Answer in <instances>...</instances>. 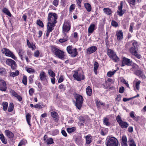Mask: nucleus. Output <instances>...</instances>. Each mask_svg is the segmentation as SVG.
I'll return each mask as SVG.
<instances>
[{
    "mask_svg": "<svg viewBox=\"0 0 146 146\" xmlns=\"http://www.w3.org/2000/svg\"><path fill=\"white\" fill-rule=\"evenodd\" d=\"M73 72L74 74L73 76L75 80L78 81H80L84 79V76L82 72H80L79 70H76L73 71Z\"/></svg>",
    "mask_w": 146,
    "mask_h": 146,
    "instance_id": "1",
    "label": "nucleus"
},
{
    "mask_svg": "<svg viewBox=\"0 0 146 146\" xmlns=\"http://www.w3.org/2000/svg\"><path fill=\"white\" fill-rule=\"evenodd\" d=\"M58 18L57 15L55 13H49L48 14L47 19L48 23L56 24Z\"/></svg>",
    "mask_w": 146,
    "mask_h": 146,
    "instance_id": "2",
    "label": "nucleus"
},
{
    "mask_svg": "<svg viewBox=\"0 0 146 146\" xmlns=\"http://www.w3.org/2000/svg\"><path fill=\"white\" fill-rule=\"evenodd\" d=\"M76 99V106L78 109H80L82 106L83 101V97L79 94H76L75 96Z\"/></svg>",
    "mask_w": 146,
    "mask_h": 146,
    "instance_id": "3",
    "label": "nucleus"
},
{
    "mask_svg": "<svg viewBox=\"0 0 146 146\" xmlns=\"http://www.w3.org/2000/svg\"><path fill=\"white\" fill-rule=\"evenodd\" d=\"M106 144L107 146H117L118 141L115 137H111L107 140Z\"/></svg>",
    "mask_w": 146,
    "mask_h": 146,
    "instance_id": "4",
    "label": "nucleus"
},
{
    "mask_svg": "<svg viewBox=\"0 0 146 146\" xmlns=\"http://www.w3.org/2000/svg\"><path fill=\"white\" fill-rule=\"evenodd\" d=\"M52 52L58 58L64 59V52L56 47L52 48Z\"/></svg>",
    "mask_w": 146,
    "mask_h": 146,
    "instance_id": "5",
    "label": "nucleus"
},
{
    "mask_svg": "<svg viewBox=\"0 0 146 146\" xmlns=\"http://www.w3.org/2000/svg\"><path fill=\"white\" fill-rule=\"evenodd\" d=\"M107 54L109 57L115 62L118 61L119 58L117 57L115 52L111 49H108L107 51Z\"/></svg>",
    "mask_w": 146,
    "mask_h": 146,
    "instance_id": "6",
    "label": "nucleus"
},
{
    "mask_svg": "<svg viewBox=\"0 0 146 146\" xmlns=\"http://www.w3.org/2000/svg\"><path fill=\"white\" fill-rule=\"evenodd\" d=\"M66 50L68 52L72 57H76L78 54V52L76 48H72V46H69L67 47Z\"/></svg>",
    "mask_w": 146,
    "mask_h": 146,
    "instance_id": "7",
    "label": "nucleus"
},
{
    "mask_svg": "<svg viewBox=\"0 0 146 146\" xmlns=\"http://www.w3.org/2000/svg\"><path fill=\"white\" fill-rule=\"evenodd\" d=\"M2 52L6 56L10 57L13 59L16 60L17 58L9 49L6 48H3L1 50Z\"/></svg>",
    "mask_w": 146,
    "mask_h": 146,
    "instance_id": "8",
    "label": "nucleus"
},
{
    "mask_svg": "<svg viewBox=\"0 0 146 146\" xmlns=\"http://www.w3.org/2000/svg\"><path fill=\"white\" fill-rule=\"evenodd\" d=\"M39 77L40 80L44 84H47L48 83V77L44 71H41Z\"/></svg>",
    "mask_w": 146,
    "mask_h": 146,
    "instance_id": "9",
    "label": "nucleus"
},
{
    "mask_svg": "<svg viewBox=\"0 0 146 146\" xmlns=\"http://www.w3.org/2000/svg\"><path fill=\"white\" fill-rule=\"evenodd\" d=\"M62 33L66 34L70 29V25L69 22L68 21H65L62 27Z\"/></svg>",
    "mask_w": 146,
    "mask_h": 146,
    "instance_id": "10",
    "label": "nucleus"
},
{
    "mask_svg": "<svg viewBox=\"0 0 146 146\" xmlns=\"http://www.w3.org/2000/svg\"><path fill=\"white\" fill-rule=\"evenodd\" d=\"M55 24L48 22L47 23V30L46 33V36L47 37L49 36L50 33L54 29V27L55 25Z\"/></svg>",
    "mask_w": 146,
    "mask_h": 146,
    "instance_id": "11",
    "label": "nucleus"
},
{
    "mask_svg": "<svg viewBox=\"0 0 146 146\" xmlns=\"http://www.w3.org/2000/svg\"><path fill=\"white\" fill-rule=\"evenodd\" d=\"M5 62L7 65L11 66L12 69H14L16 68L17 64L14 60L8 58L6 60Z\"/></svg>",
    "mask_w": 146,
    "mask_h": 146,
    "instance_id": "12",
    "label": "nucleus"
},
{
    "mask_svg": "<svg viewBox=\"0 0 146 146\" xmlns=\"http://www.w3.org/2000/svg\"><path fill=\"white\" fill-rule=\"evenodd\" d=\"M7 88V84L5 81L0 78V90L5 91Z\"/></svg>",
    "mask_w": 146,
    "mask_h": 146,
    "instance_id": "13",
    "label": "nucleus"
},
{
    "mask_svg": "<svg viewBox=\"0 0 146 146\" xmlns=\"http://www.w3.org/2000/svg\"><path fill=\"white\" fill-rule=\"evenodd\" d=\"M97 24L96 23H91L88 29V33L90 34L92 33L97 28Z\"/></svg>",
    "mask_w": 146,
    "mask_h": 146,
    "instance_id": "14",
    "label": "nucleus"
},
{
    "mask_svg": "<svg viewBox=\"0 0 146 146\" xmlns=\"http://www.w3.org/2000/svg\"><path fill=\"white\" fill-rule=\"evenodd\" d=\"M131 62L132 61L131 60L124 57L123 58L122 66H124L125 65L130 66L131 64Z\"/></svg>",
    "mask_w": 146,
    "mask_h": 146,
    "instance_id": "15",
    "label": "nucleus"
},
{
    "mask_svg": "<svg viewBox=\"0 0 146 146\" xmlns=\"http://www.w3.org/2000/svg\"><path fill=\"white\" fill-rule=\"evenodd\" d=\"M123 3L121 2L120 6L118 7V10L117 11V14L120 16H122L125 13V10H122Z\"/></svg>",
    "mask_w": 146,
    "mask_h": 146,
    "instance_id": "16",
    "label": "nucleus"
},
{
    "mask_svg": "<svg viewBox=\"0 0 146 146\" xmlns=\"http://www.w3.org/2000/svg\"><path fill=\"white\" fill-rule=\"evenodd\" d=\"M116 36L118 41L121 40L123 38V33L121 30L117 31L116 32Z\"/></svg>",
    "mask_w": 146,
    "mask_h": 146,
    "instance_id": "17",
    "label": "nucleus"
},
{
    "mask_svg": "<svg viewBox=\"0 0 146 146\" xmlns=\"http://www.w3.org/2000/svg\"><path fill=\"white\" fill-rule=\"evenodd\" d=\"M97 49L96 46H92L88 48L86 50V52L88 54H90L95 52Z\"/></svg>",
    "mask_w": 146,
    "mask_h": 146,
    "instance_id": "18",
    "label": "nucleus"
},
{
    "mask_svg": "<svg viewBox=\"0 0 146 146\" xmlns=\"http://www.w3.org/2000/svg\"><path fill=\"white\" fill-rule=\"evenodd\" d=\"M51 115L52 117L53 118H55L54 120L56 122L55 123V124L56 125H58V124L56 122L58 120V114L55 111H52L51 113Z\"/></svg>",
    "mask_w": 146,
    "mask_h": 146,
    "instance_id": "19",
    "label": "nucleus"
},
{
    "mask_svg": "<svg viewBox=\"0 0 146 146\" xmlns=\"http://www.w3.org/2000/svg\"><path fill=\"white\" fill-rule=\"evenodd\" d=\"M47 137V136L45 135L44 137V141L47 144H51L54 143V142L53 141V139L52 138H48L46 139Z\"/></svg>",
    "mask_w": 146,
    "mask_h": 146,
    "instance_id": "20",
    "label": "nucleus"
},
{
    "mask_svg": "<svg viewBox=\"0 0 146 146\" xmlns=\"http://www.w3.org/2000/svg\"><path fill=\"white\" fill-rule=\"evenodd\" d=\"M121 142L122 146H127V139L125 135H124L122 137Z\"/></svg>",
    "mask_w": 146,
    "mask_h": 146,
    "instance_id": "21",
    "label": "nucleus"
},
{
    "mask_svg": "<svg viewBox=\"0 0 146 146\" xmlns=\"http://www.w3.org/2000/svg\"><path fill=\"white\" fill-rule=\"evenodd\" d=\"M135 74L137 76L142 79H145L146 78L145 76L143 73L142 71L141 70H137L135 72Z\"/></svg>",
    "mask_w": 146,
    "mask_h": 146,
    "instance_id": "22",
    "label": "nucleus"
},
{
    "mask_svg": "<svg viewBox=\"0 0 146 146\" xmlns=\"http://www.w3.org/2000/svg\"><path fill=\"white\" fill-rule=\"evenodd\" d=\"M27 45L29 48H31L32 50H34L36 48V47L35 45L33 43H30L29 40L27 39Z\"/></svg>",
    "mask_w": 146,
    "mask_h": 146,
    "instance_id": "23",
    "label": "nucleus"
},
{
    "mask_svg": "<svg viewBox=\"0 0 146 146\" xmlns=\"http://www.w3.org/2000/svg\"><path fill=\"white\" fill-rule=\"evenodd\" d=\"M11 93L14 96L17 98L18 100L19 101H21L22 100V97L19 95L16 92L13 90H11Z\"/></svg>",
    "mask_w": 146,
    "mask_h": 146,
    "instance_id": "24",
    "label": "nucleus"
},
{
    "mask_svg": "<svg viewBox=\"0 0 146 146\" xmlns=\"http://www.w3.org/2000/svg\"><path fill=\"white\" fill-rule=\"evenodd\" d=\"M63 37L62 38L60 39L59 41L60 43L64 42L68 40V36L66 34L64 33L63 34Z\"/></svg>",
    "mask_w": 146,
    "mask_h": 146,
    "instance_id": "25",
    "label": "nucleus"
},
{
    "mask_svg": "<svg viewBox=\"0 0 146 146\" xmlns=\"http://www.w3.org/2000/svg\"><path fill=\"white\" fill-rule=\"evenodd\" d=\"M119 124L121 127L123 129L127 128L129 126V124L127 122L123 121Z\"/></svg>",
    "mask_w": 146,
    "mask_h": 146,
    "instance_id": "26",
    "label": "nucleus"
},
{
    "mask_svg": "<svg viewBox=\"0 0 146 146\" xmlns=\"http://www.w3.org/2000/svg\"><path fill=\"white\" fill-rule=\"evenodd\" d=\"M5 133L6 136L9 138H12L14 136L13 133L9 130H6Z\"/></svg>",
    "mask_w": 146,
    "mask_h": 146,
    "instance_id": "27",
    "label": "nucleus"
},
{
    "mask_svg": "<svg viewBox=\"0 0 146 146\" xmlns=\"http://www.w3.org/2000/svg\"><path fill=\"white\" fill-rule=\"evenodd\" d=\"M25 53V50L22 49H20L19 50L18 53L19 56L20 57L21 60H23V56L24 53Z\"/></svg>",
    "mask_w": 146,
    "mask_h": 146,
    "instance_id": "28",
    "label": "nucleus"
},
{
    "mask_svg": "<svg viewBox=\"0 0 146 146\" xmlns=\"http://www.w3.org/2000/svg\"><path fill=\"white\" fill-rule=\"evenodd\" d=\"M86 92L87 95L89 96L91 95L92 94V90L90 86H88L86 89Z\"/></svg>",
    "mask_w": 146,
    "mask_h": 146,
    "instance_id": "29",
    "label": "nucleus"
},
{
    "mask_svg": "<svg viewBox=\"0 0 146 146\" xmlns=\"http://www.w3.org/2000/svg\"><path fill=\"white\" fill-rule=\"evenodd\" d=\"M3 12L4 13L8 15L10 17H11L12 16V15L8 10V9L6 8H4L2 10Z\"/></svg>",
    "mask_w": 146,
    "mask_h": 146,
    "instance_id": "30",
    "label": "nucleus"
},
{
    "mask_svg": "<svg viewBox=\"0 0 146 146\" xmlns=\"http://www.w3.org/2000/svg\"><path fill=\"white\" fill-rule=\"evenodd\" d=\"M98 67V63L97 62H95L94 64V71L96 74H97V70Z\"/></svg>",
    "mask_w": 146,
    "mask_h": 146,
    "instance_id": "31",
    "label": "nucleus"
},
{
    "mask_svg": "<svg viewBox=\"0 0 146 146\" xmlns=\"http://www.w3.org/2000/svg\"><path fill=\"white\" fill-rule=\"evenodd\" d=\"M84 6L87 11L90 12L91 11L92 8L90 5L88 3H85L84 5Z\"/></svg>",
    "mask_w": 146,
    "mask_h": 146,
    "instance_id": "32",
    "label": "nucleus"
},
{
    "mask_svg": "<svg viewBox=\"0 0 146 146\" xmlns=\"http://www.w3.org/2000/svg\"><path fill=\"white\" fill-rule=\"evenodd\" d=\"M103 11L107 15H110L111 13V10L109 8H104L103 9Z\"/></svg>",
    "mask_w": 146,
    "mask_h": 146,
    "instance_id": "33",
    "label": "nucleus"
},
{
    "mask_svg": "<svg viewBox=\"0 0 146 146\" xmlns=\"http://www.w3.org/2000/svg\"><path fill=\"white\" fill-rule=\"evenodd\" d=\"M86 143L88 144H89L92 141V137L90 135H88L86 136Z\"/></svg>",
    "mask_w": 146,
    "mask_h": 146,
    "instance_id": "34",
    "label": "nucleus"
},
{
    "mask_svg": "<svg viewBox=\"0 0 146 146\" xmlns=\"http://www.w3.org/2000/svg\"><path fill=\"white\" fill-rule=\"evenodd\" d=\"M31 116L30 114L28 113L26 115V118L27 121L30 126H31L30 123V120L31 118Z\"/></svg>",
    "mask_w": 146,
    "mask_h": 146,
    "instance_id": "35",
    "label": "nucleus"
},
{
    "mask_svg": "<svg viewBox=\"0 0 146 146\" xmlns=\"http://www.w3.org/2000/svg\"><path fill=\"white\" fill-rule=\"evenodd\" d=\"M25 69L26 71L30 74H32L35 73V71L34 69H32L28 67H26Z\"/></svg>",
    "mask_w": 146,
    "mask_h": 146,
    "instance_id": "36",
    "label": "nucleus"
},
{
    "mask_svg": "<svg viewBox=\"0 0 146 146\" xmlns=\"http://www.w3.org/2000/svg\"><path fill=\"white\" fill-rule=\"evenodd\" d=\"M76 128L72 127L71 128H68L67 129V131L68 133H71L74 132L76 130Z\"/></svg>",
    "mask_w": 146,
    "mask_h": 146,
    "instance_id": "37",
    "label": "nucleus"
},
{
    "mask_svg": "<svg viewBox=\"0 0 146 146\" xmlns=\"http://www.w3.org/2000/svg\"><path fill=\"white\" fill-rule=\"evenodd\" d=\"M116 70H115L113 71H109L108 72L107 75L109 77H111L116 72Z\"/></svg>",
    "mask_w": 146,
    "mask_h": 146,
    "instance_id": "38",
    "label": "nucleus"
},
{
    "mask_svg": "<svg viewBox=\"0 0 146 146\" xmlns=\"http://www.w3.org/2000/svg\"><path fill=\"white\" fill-rule=\"evenodd\" d=\"M14 108L13 104L12 103H10L8 108V110L9 112H11L13 111Z\"/></svg>",
    "mask_w": 146,
    "mask_h": 146,
    "instance_id": "39",
    "label": "nucleus"
},
{
    "mask_svg": "<svg viewBox=\"0 0 146 146\" xmlns=\"http://www.w3.org/2000/svg\"><path fill=\"white\" fill-rule=\"evenodd\" d=\"M19 72L18 70L16 71L15 72H11L10 73V76L13 77H15L18 75L19 74Z\"/></svg>",
    "mask_w": 146,
    "mask_h": 146,
    "instance_id": "40",
    "label": "nucleus"
},
{
    "mask_svg": "<svg viewBox=\"0 0 146 146\" xmlns=\"http://www.w3.org/2000/svg\"><path fill=\"white\" fill-rule=\"evenodd\" d=\"M127 1L131 6H134L135 5L136 0H126Z\"/></svg>",
    "mask_w": 146,
    "mask_h": 146,
    "instance_id": "41",
    "label": "nucleus"
},
{
    "mask_svg": "<svg viewBox=\"0 0 146 146\" xmlns=\"http://www.w3.org/2000/svg\"><path fill=\"white\" fill-rule=\"evenodd\" d=\"M103 122L106 126H110V123L109 122V119L106 117L103 120Z\"/></svg>",
    "mask_w": 146,
    "mask_h": 146,
    "instance_id": "42",
    "label": "nucleus"
},
{
    "mask_svg": "<svg viewBox=\"0 0 146 146\" xmlns=\"http://www.w3.org/2000/svg\"><path fill=\"white\" fill-rule=\"evenodd\" d=\"M129 146H136L135 143L133 139H131L129 140Z\"/></svg>",
    "mask_w": 146,
    "mask_h": 146,
    "instance_id": "43",
    "label": "nucleus"
},
{
    "mask_svg": "<svg viewBox=\"0 0 146 146\" xmlns=\"http://www.w3.org/2000/svg\"><path fill=\"white\" fill-rule=\"evenodd\" d=\"M8 103L6 102H3L2 105L4 111H5L7 110L8 107Z\"/></svg>",
    "mask_w": 146,
    "mask_h": 146,
    "instance_id": "44",
    "label": "nucleus"
},
{
    "mask_svg": "<svg viewBox=\"0 0 146 146\" xmlns=\"http://www.w3.org/2000/svg\"><path fill=\"white\" fill-rule=\"evenodd\" d=\"M6 70L3 68H0V75H3L6 74Z\"/></svg>",
    "mask_w": 146,
    "mask_h": 146,
    "instance_id": "45",
    "label": "nucleus"
},
{
    "mask_svg": "<svg viewBox=\"0 0 146 146\" xmlns=\"http://www.w3.org/2000/svg\"><path fill=\"white\" fill-rule=\"evenodd\" d=\"M48 74L52 77H55V74L54 73L50 70H48Z\"/></svg>",
    "mask_w": 146,
    "mask_h": 146,
    "instance_id": "46",
    "label": "nucleus"
},
{
    "mask_svg": "<svg viewBox=\"0 0 146 146\" xmlns=\"http://www.w3.org/2000/svg\"><path fill=\"white\" fill-rule=\"evenodd\" d=\"M96 105L100 107V106H104L105 104L100 101L97 100L96 102Z\"/></svg>",
    "mask_w": 146,
    "mask_h": 146,
    "instance_id": "47",
    "label": "nucleus"
},
{
    "mask_svg": "<svg viewBox=\"0 0 146 146\" xmlns=\"http://www.w3.org/2000/svg\"><path fill=\"white\" fill-rule=\"evenodd\" d=\"M22 82L25 85H27V77L26 76H23L22 80Z\"/></svg>",
    "mask_w": 146,
    "mask_h": 146,
    "instance_id": "48",
    "label": "nucleus"
},
{
    "mask_svg": "<svg viewBox=\"0 0 146 146\" xmlns=\"http://www.w3.org/2000/svg\"><path fill=\"white\" fill-rule=\"evenodd\" d=\"M111 25L113 27H117L118 26V23L114 20H112L111 23Z\"/></svg>",
    "mask_w": 146,
    "mask_h": 146,
    "instance_id": "49",
    "label": "nucleus"
},
{
    "mask_svg": "<svg viewBox=\"0 0 146 146\" xmlns=\"http://www.w3.org/2000/svg\"><path fill=\"white\" fill-rule=\"evenodd\" d=\"M34 107L38 109H41L43 107V105L41 104H38L34 106Z\"/></svg>",
    "mask_w": 146,
    "mask_h": 146,
    "instance_id": "50",
    "label": "nucleus"
},
{
    "mask_svg": "<svg viewBox=\"0 0 146 146\" xmlns=\"http://www.w3.org/2000/svg\"><path fill=\"white\" fill-rule=\"evenodd\" d=\"M27 143V141L25 140H21L19 143L18 146H23L24 145Z\"/></svg>",
    "mask_w": 146,
    "mask_h": 146,
    "instance_id": "51",
    "label": "nucleus"
},
{
    "mask_svg": "<svg viewBox=\"0 0 146 146\" xmlns=\"http://www.w3.org/2000/svg\"><path fill=\"white\" fill-rule=\"evenodd\" d=\"M137 50V49H136L135 48H133V47H131L130 49V51L133 54L134 53L136 52Z\"/></svg>",
    "mask_w": 146,
    "mask_h": 146,
    "instance_id": "52",
    "label": "nucleus"
},
{
    "mask_svg": "<svg viewBox=\"0 0 146 146\" xmlns=\"http://www.w3.org/2000/svg\"><path fill=\"white\" fill-rule=\"evenodd\" d=\"M75 5L74 4H72L71 5L69 8V11L70 13L72 12L75 9Z\"/></svg>",
    "mask_w": 146,
    "mask_h": 146,
    "instance_id": "53",
    "label": "nucleus"
},
{
    "mask_svg": "<svg viewBox=\"0 0 146 146\" xmlns=\"http://www.w3.org/2000/svg\"><path fill=\"white\" fill-rule=\"evenodd\" d=\"M141 82L139 80L135 84V88L138 91L139 88V85Z\"/></svg>",
    "mask_w": 146,
    "mask_h": 146,
    "instance_id": "54",
    "label": "nucleus"
},
{
    "mask_svg": "<svg viewBox=\"0 0 146 146\" xmlns=\"http://www.w3.org/2000/svg\"><path fill=\"white\" fill-rule=\"evenodd\" d=\"M59 0H54L52 2V4L56 7H57L58 5Z\"/></svg>",
    "mask_w": 146,
    "mask_h": 146,
    "instance_id": "55",
    "label": "nucleus"
},
{
    "mask_svg": "<svg viewBox=\"0 0 146 146\" xmlns=\"http://www.w3.org/2000/svg\"><path fill=\"white\" fill-rule=\"evenodd\" d=\"M116 120L118 124H119L123 121L121 117L119 115H117L116 117Z\"/></svg>",
    "mask_w": 146,
    "mask_h": 146,
    "instance_id": "56",
    "label": "nucleus"
},
{
    "mask_svg": "<svg viewBox=\"0 0 146 146\" xmlns=\"http://www.w3.org/2000/svg\"><path fill=\"white\" fill-rule=\"evenodd\" d=\"M138 46V45L137 42L136 41H134L132 43V47H133V48L137 49Z\"/></svg>",
    "mask_w": 146,
    "mask_h": 146,
    "instance_id": "57",
    "label": "nucleus"
},
{
    "mask_svg": "<svg viewBox=\"0 0 146 146\" xmlns=\"http://www.w3.org/2000/svg\"><path fill=\"white\" fill-rule=\"evenodd\" d=\"M58 88L60 89L62 91H64L65 90V87L64 85L62 84L59 86Z\"/></svg>",
    "mask_w": 146,
    "mask_h": 146,
    "instance_id": "58",
    "label": "nucleus"
},
{
    "mask_svg": "<svg viewBox=\"0 0 146 146\" xmlns=\"http://www.w3.org/2000/svg\"><path fill=\"white\" fill-rule=\"evenodd\" d=\"M34 56L36 57H38L40 54V52L38 50H36L34 52Z\"/></svg>",
    "mask_w": 146,
    "mask_h": 146,
    "instance_id": "59",
    "label": "nucleus"
},
{
    "mask_svg": "<svg viewBox=\"0 0 146 146\" xmlns=\"http://www.w3.org/2000/svg\"><path fill=\"white\" fill-rule=\"evenodd\" d=\"M34 77V75H31L30 76L29 78V81L30 83H32L33 82V79Z\"/></svg>",
    "mask_w": 146,
    "mask_h": 146,
    "instance_id": "60",
    "label": "nucleus"
},
{
    "mask_svg": "<svg viewBox=\"0 0 146 146\" xmlns=\"http://www.w3.org/2000/svg\"><path fill=\"white\" fill-rule=\"evenodd\" d=\"M34 89L33 88H31L29 90V95L31 96H32L34 92Z\"/></svg>",
    "mask_w": 146,
    "mask_h": 146,
    "instance_id": "61",
    "label": "nucleus"
},
{
    "mask_svg": "<svg viewBox=\"0 0 146 146\" xmlns=\"http://www.w3.org/2000/svg\"><path fill=\"white\" fill-rule=\"evenodd\" d=\"M134 25V23H131L130 25L129 30L131 33H132L133 32V27Z\"/></svg>",
    "mask_w": 146,
    "mask_h": 146,
    "instance_id": "62",
    "label": "nucleus"
},
{
    "mask_svg": "<svg viewBox=\"0 0 146 146\" xmlns=\"http://www.w3.org/2000/svg\"><path fill=\"white\" fill-rule=\"evenodd\" d=\"M73 37L76 40H77L78 39V34L76 32H74L73 34Z\"/></svg>",
    "mask_w": 146,
    "mask_h": 146,
    "instance_id": "63",
    "label": "nucleus"
},
{
    "mask_svg": "<svg viewBox=\"0 0 146 146\" xmlns=\"http://www.w3.org/2000/svg\"><path fill=\"white\" fill-rule=\"evenodd\" d=\"M37 24L38 25H39V26L41 27H43V23L41 21H40V20H37Z\"/></svg>",
    "mask_w": 146,
    "mask_h": 146,
    "instance_id": "64",
    "label": "nucleus"
}]
</instances>
